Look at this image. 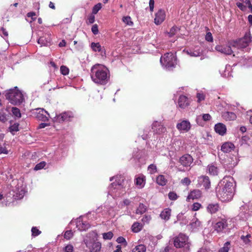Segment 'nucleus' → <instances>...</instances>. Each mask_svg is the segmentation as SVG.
I'll return each mask as SVG.
<instances>
[{
    "label": "nucleus",
    "instance_id": "23",
    "mask_svg": "<svg viewBox=\"0 0 252 252\" xmlns=\"http://www.w3.org/2000/svg\"><path fill=\"white\" fill-rule=\"evenodd\" d=\"M234 148V145L231 142H226L222 144L221 147V151L224 153H229Z\"/></svg>",
    "mask_w": 252,
    "mask_h": 252
},
{
    "label": "nucleus",
    "instance_id": "1",
    "mask_svg": "<svg viewBox=\"0 0 252 252\" xmlns=\"http://www.w3.org/2000/svg\"><path fill=\"white\" fill-rule=\"evenodd\" d=\"M235 188L233 179L228 177L224 178L221 185L218 188L217 195L218 198L222 202L230 201L234 194Z\"/></svg>",
    "mask_w": 252,
    "mask_h": 252
},
{
    "label": "nucleus",
    "instance_id": "43",
    "mask_svg": "<svg viewBox=\"0 0 252 252\" xmlns=\"http://www.w3.org/2000/svg\"><path fill=\"white\" fill-rule=\"evenodd\" d=\"M230 68H231V67H230V65H226L225 66V70L224 71L223 73H221V75H222L223 76H224L225 77H228L230 76L231 74H230L229 71H228V70L230 69Z\"/></svg>",
    "mask_w": 252,
    "mask_h": 252
},
{
    "label": "nucleus",
    "instance_id": "24",
    "mask_svg": "<svg viewBox=\"0 0 252 252\" xmlns=\"http://www.w3.org/2000/svg\"><path fill=\"white\" fill-rule=\"evenodd\" d=\"M91 48L92 50L94 52H101V55L102 56L105 55V50H102L101 46L99 43L92 42L91 43Z\"/></svg>",
    "mask_w": 252,
    "mask_h": 252
},
{
    "label": "nucleus",
    "instance_id": "18",
    "mask_svg": "<svg viewBox=\"0 0 252 252\" xmlns=\"http://www.w3.org/2000/svg\"><path fill=\"white\" fill-rule=\"evenodd\" d=\"M221 116L226 121H233L236 119V114L232 112L225 111L222 113Z\"/></svg>",
    "mask_w": 252,
    "mask_h": 252
},
{
    "label": "nucleus",
    "instance_id": "21",
    "mask_svg": "<svg viewBox=\"0 0 252 252\" xmlns=\"http://www.w3.org/2000/svg\"><path fill=\"white\" fill-rule=\"evenodd\" d=\"M189 104L188 98L185 95H181L179 97L178 100L179 106L183 109L185 108Z\"/></svg>",
    "mask_w": 252,
    "mask_h": 252
},
{
    "label": "nucleus",
    "instance_id": "8",
    "mask_svg": "<svg viewBox=\"0 0 252 252\" xmlns=\"http://www.w3.org/2000/svg\"><path fill=\"white\" fill-rule=\"evenodd\" d=\"M32 114L38 120L43 122H47L49 120L50 115L47 111L43 108H38L35 110Z\"/></svg>",
    "mask_w": 252,
    "mask_h": 252
},
{
    "label": "nucleus",
    "instance_id": "51",
    "mask_svg": "<svg viewBox=\"0 0 252 252\" xmlns=\"http://www.w3.org/2000/svg\"><path fill=\"white\" fill-rule=\"evenodd\" d=\"M60 71L62 74L65 75L68 74L69 69L65 66L62 65L61 66Z\"/></svg>",
    "mask_w": 252,
    "mask_h": 252
},
{
    "label": "nucleus",
    "instance_id": "20",
    "mask_svg": "<svg viewBox=\"0 0 252 252\" xmlns=\"http://www.w3.org/2000/svg\"><path fill=\"white\" fill-rule=\"evenodd\" d=\"M211 118V116L209 114H204L203 115H199L196 117V123L200 126H203V124L202 122V120L204 121L207 122L209 121Z\"/></svg>",
    "mask_w": 252,
    "mask_h": 252
},
{
    "label": "nucleus",
    "instance_id": "44",
    "mask_svg": "<svg viewBox=\"0 0 252 252\" xmlns=\"http://www.w3.org/2000/svg\"><path fill=\"white\" fill-rule=\"evenodd\" d=\"M101 8V3H98L95 4L93 8L92 13L94 14H96L98 11Z\"/></svg>",
    "mask_w": 252,
    "mask_h": 252
},
{
    "label": "nucleus",
    "instance_id": "46",
    "mask_svg": "<svg viewBox=\"0 0 252 252\" xmlns=\"http://www.w3.org/2000/svg\"><path fill=\"white\" fill-rule=\"evenodd\" d=\"M73 235V233L71 230H67L64 234V238L67 240L71 239Z\"/></svg>",
    "mask_w": 252,
    "mask_h": 252
},
{
    "label": "nucleus",
    "instance_id": "5",
    "mask_svg": "<svg viewBox=\"0 0 252 252\" xmlns=\"http://www.w3.org/2000/svg\"><path fill=\"white\" fill-rule=\"evenodd\" d=\"M160 62L163 66L170 70L176 64V59L173 53H167L160 58Z\"/></svg>",
    "mask_w": 252,
    "mask_h": 252
},
{
    "label": "nucleus",
    "instance_id": "42",
    "mask_svg": "<svg viewBox=\"0 0 252 252\" xmlns=\"http://www.w3.org/2000/svg\"><path fill=\"white\" fill-rule=\"evenodd\" d=\"M8 151L5 146V143L0 142V154H7Z\"/></svg>",
    "mask_w": 252,
    "mask_h": 252
},
{
    "label": "nucleus",
    "instance_id": "64",
    "mask_svg": "<svg viewBox=\"0 0 252 252\" xmlns=\"http://www.w3.org/2000/svg\"><path fill=\"white\" fill-rule=\"evenodd\" d=\"M117 242L118 243H125L126 244V241L124 238L123 237H119L117 239Z\"/></svg>",
    "mask_w": 252,
    "mask_h": 252
},
{
    "label": "nucleus",
    "instance_id": "25",
    "mask_svg": "<svg viewBox=\"0 0 252 252\" xmlns=\"http://www.w3.org/2000/svg\"><path fill=\"white\" fill-rule=\"evenodd\" d=\"M51 41V39L49 35L46 36L40 37L38 39V43L41 46H48Z\"/></svg>",
    "mask_w": 252,
    "mask_h": 252
},
{
    "label": "nucleus",
    "instance_id": "39",
    "mask_svg": "<svg viewBox=\"0 0 252 252\" xmlns=\"http://www.w3.org/2000/svg\"><path fill=\"white\" fill-rule=\"evenodd\" d=\"M11 111H12L13 115L15 117H16L18 118H20L21 117V114L19 108H18L17 107H13L12 108Z\"/></svg>",
    "mask_w": 252,
    "mask_h": 252
},
{
    "label": "nucleus",
    "instance_id": "48",
    "mask_svg": "<svg viewBox=\"0 0 252 252\" xmlns=\"http://www.w3.org/2000/svg\"><path fill=\"white\" fill-rule=\"evenodd\" d=\"M123 21L127 25L131 26L133 22L131 20V18L129 16H126L123 17Z\"/></svg>",
    "mask_w": 252,
    "mask_h": 252
},
{
    "label": "nucleus",
    "instance_id": "6",
    "mask_svg": "<svg viewBox=\"0 0 252 252\" xmlns=\"http://www.w3.org/2000/svg\"><path fill=\"white\" fill-rule=\"evenodd\" d=\"M188 237L186 235L180 233L178 236L174 239V245L177 248H185L189 249V243L188 242Z\"/></svg>",
    "mask_w": 252,
    "mask_h": 252
},
{
    "label": "nucleus",
    "instance_id": "33",
    "mask_svg": "<svg viewBox=\"0 0 252 252\" xmlns=\"http://www.w3.org/2000/svg\"><path fill=\"white\" fill-rule=\"evenodd\" d=\"M180 29L178 27L176 26L172 27L169 32H167V34L168 37H171L175 35L179 31Z\"/></svg>",
    "mask_w": 252,
    "mask_h": 252
},
{
    "label": "nucleus",
    "instance_id": "49",
    "mask_svg": "<svg viewBox=\"0 0 252 252\" xmlns=\"http://www.w3.org/2000/svg\"><path fill=\"white\" fill-rule=\"evenodd\" d=\"M113 236V234L111 231L103 234V238L105 240H110Z\"/></svg>",
    "mask_w": 252,
    "mask_h": 252
},
{
    "label": "nucleus",
    "instance_id": "34",
    "mask_svg": "<svg viewBox=\"0 0 252 252\" xmlns=\"http://www.w3.org/2000/svg\"><path fill=\"white\" fill-rule=\"evenodd\" d=\"M157 183L160 186H164L166 184V180L163 175H159L157 178Z\"/></svg>",
    "mask_w": 252,
    "mask_h": 252
},
{
    "label": "nucleus",
    "instance_id": "60",
    "mask_svg": "<svg viewBox=\"0 0 252 252\" xmlns=\"http://www.w3.org/2000/svg\"><path fill=\"white\" fill-rule=\"evenodd\" d=\"M1 32V33L0 32V35L1 36V37H2L3 38H4V36L5 37L8 36V32L3 28H2L1 29L0 32Z\"/></svg>",
    "mask_w": 252,
    "mask_h": 252
},
{
    "label": "nucleus",
    "instance_id": "56",
    "mask_svg": "<svg viewBox=\"0 0 252 252\" xmlns=\"http://www.w3.org/2000/svg\"><path fill=\"white\" fill-rule=\"evenodd\" d=\"M205 39L209 42H212L213 41V37L212 33L210 32H208L205 36Z\"/></svg>",
    "mask_w": 252,
    "mask_h": 252
},
{
    "label": "nucleus",
    "instance_id": "14",
    "mask_svg": "<svg viewBox=\"0 0 252 252\" xmlns=\"http://www.w3.org/2000/svg\"><path fill=\"white\" fill-rule=\"evenodd\" d=\"M165 18V13L164 10L160 9L156 14V17L154 19L156 25H159L164 20Z\"/></svg>",
    "mask_w": 252,
    "mask_h": 252
},
{
    "label": "nucleus",
    "instance_id": "29",
    "mask_svg": "<svg viewBox=\"0 0 252 252\" xmlns=\"http://www.w3.org/2000/svg\"><path fill=\"white\" fill-rule=\"evenodd\" d=\"M120 179H116V183L114 182L111 184V187L114 189H120L122 187V183L124 181V179L121 176L119 177Z\"/></svg>",
    "mask_w": 252,
    "mask_h": 252
},
{
    "label": "nucleus",
    "instance_id": "26",
    "mask_svg": "<svg viewBox=\"0 0 252 252\" xmlns=\"http://www.w3.org/2000/svg\"><path fill=\"white\" fill-rule=\"evenodd\" d=\"M184 51L190 57H199L201 54V52L199 48H197L196 49H190L186 51L184 50Z\"/></svg>",
    "mask_w": 252,
    "mask_h": 252
},
{
    "label": "nucleus",
    "instance_id": "62",
    "mask_svg": "<svg viewBox=\"0 0 252 252\" xmlns=\"http://www.w3.org/2000/svg\"><path fill=\"white\" fill-rule=\"evenodd\" d=\"M182 183L184 184H185L186 185H189L190 184V180L189 178L188 177L184 178L182 180Z\"/></svg>",
    "mask_w": 252,
    "mask_h": 252
},
{
    "label": "nucleus",
    "instance_id": "37",
    "mask_svg": "<svg viewBox=\"0 0 252 252\" xmlns=\"http://www.w3.org/2000/svg\"><path fill=\"white\" fill-rule=\"evenodd\" d=\"M146 247L143 245H139L136 246L132 250V252H145Z\"/></svg>",
    "mask_w": 252,
    "mask_h": 252
},
{
    "label": "nucleus",
    "instance_id": "15",
    "mask_svg": "<svg viewBox=\"0 0 252 252\" xmlns=\"http://www.w3.org/2000/svg\"><path fill=\"white\" fill-rule=\"evenodd\" d=\"M215 49L217 51L226 55H230L232 53L230 46L217 45Z\"/></svg>",
    "mask_w": 252,
    "mask_h": 252
},
{
    "label": "nucleus",
    "instance_id": "58",
    "mask_svg": "<svg viewBox=\"0 0 252 252\" xmlns=\"http://www.w3.org/2000/svg\"><path fill=\"white\" fill-rule=\"evenodd\" d=\"M92 32L96 35L98 33V26L96 24L94 25L92 27Z\"/></svg>",
    "mask_w": 252,
    "mask_h": 252
},
{
    "label": "nucleus",
    "instance_id": "52",
    "mask_svg": "<svg viewBox=\"0 0 252 252\" xmlns=\"http://www.w3.org/2000/svg\"><path fill=\"white\" fill-rule=\"evenodd\" d=\"M151 219V217L150 215H145L142 219V221L144 224L145 223H148Z\"/></svg>",
    "mask_w": 252,
    "mask_h": 252
},
{
    "label": "nucleus",
    "instance_id": "13",
    "mask_svg": "<svg viewBox=\"0 0 252 252\" xmlns=\"http://www.w3.org/2000/svg\"><path fill=\"white\" fill-rule=\"evenodd\" d=\"M198 184L201 186H202L206 189H208L210 187V181L208 176H202L198 178Z\"/></svg>",
    "mask_w": 252,
    "mask_h": 252
},
{
    "label": "nucleus",
    "instance_id": "55",
    "mask_svg": "<svg viewBox=\"0 0 252 252\" xmlns=\"http://www.w3.org/2000/svg\"><path fill=\"white\" fill-rule=\"evenodd\" d=\"M6 115L2 111L0 112V121L4 123L7 121Z\"/></svg>",
    "mask_w": 252,
    "mask_h": 252
},
{
    "label": "nucleus",
    "instance_id": "41",
    "mask_svg": "<svg viewBox=\"0 0 252 252\" xmlns=\"http://www.w3.org/2000/svg\"><path fill=\"white\" fill-rule=\"evenodd\" d=\"M251 238V235L250 234H248L246 236H241V239L243 240V242L246 244L249 245L250 243V239Z\"/></svg>",
    "mask_w": 252,
    "mask_h": 252
},
{
    "label": "nucleus",
    "instance_id": "38",
    "mask_svg": "<svg viewBox=\"0 0 252 252\" xmlns=\"http://www.w3.org/2000/svg\"><path fill=\"white\" fill-rule=\"evenodd\" d=\"M136 185L139 187V188L144 187L145 183L144 178L143 177H139L136 179Z\"/></svg>",
    "mask_w": 252,
    "mask_h": 252
},
{
    "label": "nucleus",
    "instance_id": "31",
    "mask_svg": "<svg viewBox=\"0 0 252 252\" xmlns=\"http://www.w3.org/2000/svg\"><path fill=\"white\" fill-rule=\"evenodd\" d=\"M147 207L142 203H140L136 210V214L142 215L145 213L147 211Z\"/></svg>",
    "mask_w": 252,
    "mask_h": 252
},
{
    "label": "nucleus",
    "instance_id": "28",
    "mask_svg": "<svg viewBox=\"0 0 252 252\" xmlns=\"http://www.w3.org/2000/svg\"><path fill=\"white\" fill-rule=\"evenodd\" d=\"M171 216V210L169 208H165L162 211L160 214V217L162 219L167 220L169 219Z\"/></svg>",
    "mask_w": 252,
    "mask_h": 252
},
{
    "label": "nucleus",
    "instance_id": "7",
    "mask_svg": "<svg viewBox=\"0 0 252 252\" xmlns=\"http://www.w3.org/2000/svg\"><path fill=\"white\" fill-rule=\"evenodd\" d=\"M251 42H252V40L251 34L246 33L243 38L237 41L233 42L231 45L238 48H244L249 46Z\"/></svg>",
    "mask_w": 252,
    "mask_h": 252
},
{
    "label": "nucleus",
    "instance_id": "59",
    "mask_svg": "<svg viewBox=\"0 0 252 252\" xmlns=\"http://www.w3.org/2000/svg\"><path fill=\"white\" fill-rule=\"evenodd\" d=\"M201 205L199 203H194L192 205V209L193 211H196L198 210L201 207Z\"/></svg>",
    "mask_w": 252,
    "mask_h": 252
},
{
    "label": "nucleus",
    "instance_id": "11",
    "mask_svg": "<svg viewBox=\"0 0 252 252\" xmlns=\"http://www.w3.org/2000/svg\"><path fill=\"white\" fill-rule=\"evenodd\" d=\"M193 162V158L189 154L182 156L179 159V162L184 167H189Z\"/></svg>",
    "mask_w": 252,
    "mask_h": 252
},
{
    "label": "nucleus",
    "instance_id": "45",
    "mask_svg": "<svg viewBox=\"0 0 252 252\" xmlns=\"http://www.w3.org/2000/svg\"><path fill=\"white\" fill-rule=\"evenodd\" d=\"M148 170L150 174H154L157 172V167L155 165L151 164L148 166Z\"/></svg>",
    "mask_w": 252,
    "mask_h": 252
},
{
    "label": "nucleus",
    "instance_id": "63",
    "mask_svg": "<svg viewBox=\"0 0 252 252\" xmlns=\"http://www.w3.org/2000/svg\"><path fill=\"white\" fill-rule=\"evenodd\" d=\"M155 1L154 0H149V7L151 12L153 11L154 8Z\"/></svg>",
    "mask_w": 252,
    "mask_h": 252
},
{
    "label": "nucleus",
    "instance_id": "19",
    "mask_svg": "<svg viewBox=\"0 0 252 252\" xmlns=\"http://www.w3.org/2000/svg\"><path fill=\"white\" fill-rule=\"evenodd\" d=\"M216 132L221 135H223L226 131V128L224 125L221 123H218L215 126Z\"/></svg>",
    "mask_w": 252,
    "mask_h": 252
},
{
    "label": "nucleus",
    "instance_id": "61",
    "mask_svg": "<svg viewBox=\"0 0 252 252\" xmlns=\"http://www.w3.org/2000/svg\"><path fill=\"white\" fill-rule=\"evenodd\" d=\"M196 96L198 102H200L205 99V95L203 94L197 93Z\"/></svg>",
    "mask_w": 252,
    "mask_h": 252
},
{
    "label": "nucleus",
    "instance_id": "9",
    "mask_svg": "<svg viewBox=\"0 0 252 252\" xmlns=\"http://www.w3.org/2000/svg\"><path fill=\"white\" fill-rule=\"evenodd\" d=\"M228 227L227 220L221 219L219 220L214 225L215 230L218 233L223 232Z\"/></svg>",
    "mask_w": 252,
    "mask_h": 252
},
{
    "label": "nucleus",
    "instance_id": "22",
    "mask_svg": "<svg viewBox=\"0 0 252 252\" xmlns=\"http://www.w3.org/2000/svg\"><path fill=\"white\" fill-rule=\"evenodd\" d=\"M76 227L79 230L84 231L90 228V225L86 221L79 220L77 222Z\"/></svg>",
    "mask_w": 252,
    "mask_h": 252
},
{
    "label": "nucleus",
    "instance_id": "27",
    "mask_svg": "<svg viewBox=\"0 0 252 252\" xmlns=\"http://www.w3.org/2000/svg\"><path fill=\"white\" fill-rule=\"evenodd\" d=\"M220 206L218 203L209 204L207 208L208 212L211 214H215L219 211Z\"/></svg>",
    "mask_w": 252,
    "mask_h": 252
},
{
    "label": "nucleus",
    "instance_id": "53",
    "mask_svg": "<svg viewBox=\"0 0 252 252\" xmlns=\"http://www.w3.org/2000/svg\"><path fill=\"white\" fill-rule=\"evenodd\" d=\"M168 197L170 200H175L178 198V195L174 192H170L168 193Z\"/></svg>",
    "mask_w": 252,
    "mask_h": 252
},
{
    "label": "nucleus",
    "instance_id": "32",
    "mask_svg": "<svg viewBox=\"0 0 252 252\" xmlns=\"http://www.w3.org/2000/svg\"><path fill=\"white\" fill-rule=\"evenodd\" d=\"M208 170L209 174L212 175H216L218 173L217 167L213 164L209 165L208 166Z\"/></svg>",
    "mask_w": 252,
    "mask_h": 252
},
{
    "label": "nucleus",
    "instance_id": "36",
    "mask_svg": "<svg viewBox=\"0 0 252 252\" xmlns=\"http://www.w3.org/2000/svg\"><path fill=\"white\" fill-rule=\"evenodd\" d=\"M201 224L200 222L198 220L197 218H193L190 224L191 228L193 229L197 228L200 226Z\"/></svg>",
    "mask_w": 252,
    "mask_h": 252
},
{
    "label": "nucleus",
    "instance_id": "40",
    "mask_svg": "<svg viewBox=\"0 0 252 252\" xmlns=\"http://www.w3.org/2000/svg\"><path fill=\"white\" fill-rule=\"evenodd\" d=\"M18 127L19 124L18 123H15L9 127V130L12 134H14L15 132H17L19 130Z\"/></svg>",
    "mask_w": 252,
    "mask_h": 252
},
{
    "label": "nucleus",
    "instance_id": "50",
    "mask_svg": "<svg viewBox=\"0 0 252 252\" xmlns=\"http://www.w3.org/2000/svg\"><path fill=\"white\" fill-rule=\"evenodd\" d=\"M74 248L73 246L71 244H68L66 245L63 248V252H73Z\"/></svg>",
    "mask_w": 252,
    "mask_h": 252
},
{
    "label": "nucleus",
    "instance_id": "12",
    "mask_svg": "<svg viewBox=\"0 0 252 252\" xmlns=\"http://www.w3.org/2000/svg\"><path fill=\"white\" fill-rule=\"evenodd\" d=\"M73 117L72 114L70 112H65L56 116V121L59 123H62L64 121H67L70 118Z\"/></svg>",
    "mask_w": 252,
    "mask_h": 252
},
{
    "label": "nucleus",
    "instance_id": "3",
    "mask_svg": "<svg viewBox=\"0 0 252 252\" xmlns=\"http://www.w3.org/2000/svg\"><path fill=\"white\" fill-rule=\"evenodd\" d=\"M96 234L94 232H91L87 234L84 242L87 247L91 249V252H100L101 248V243L95 242Z\"/></svg>",
    "mask_w": 252,
    "mask_h": 252
},
{
    "label": "nucleus",
    "instance_id": "54",
    "mask_svg": "<svg viewBox=\"0 0 252 252\" xmlns=\"http://www.w3.org/2000/svg\"><path fill=\"white\" fill-rule=\"evenodd\" d=\"M32 236H37L40 234L41 231H40L36 227H33L32 228Z\"/></svg>",
    "mask_w": 252,
    "mask_h": 252
},
{
    "label": "nucleus",
    "instance_id": "2",
    "mask_svg": "<svg viewBox=\"0 0 252 252\" xmlns=\"http://www.w3.org/2000/svg\"><path fill=\"white\" fill-rule=\"evenodd\" d=\"M109 70L101 64L94 65L91 69L90 75L92 81L98 85L106 84L109 78Z\"/></svg>",
    "mask_w": 252,
    "mask_h": 252
},
{
    "label": "nucleus",
    "instance_id": "10",
    "mask_svg": "<svg viewBox=\"0 0 252 252\" xmlns=\"http://www.w3.org/2000/svg\"><path fill=\"white\" fill-rule=\"evenodd\" d=\"M176 127L180 131L188 132L190 129L191 125L188 120H182L177 124Z\"/></svg>",
    "mask_w": 252,
    "mask_h": 252
},
{
    "label": "nucleus",
    "instance_id": "47",
    "mask_svg": "<svg viewBox=\"0 0 252 252\" xmlns=\"http://www.w3.org/2000/svg\"><path fill=\"white\" fill-rule=\"evenodd\" d=\"M46 165L45 161H42L37 164L34 168V170H40L44 167Z\"/></svg>",
    "mask_w": 252,
    "mask_h": 252
},
{
    "label": "nucleus",
    "instance_id": "30",
    "mask_svg": "<svg viewBox=\"0 0 252 252\" xmlns=\"http://www.w3.org/2000/svg\"><path fill=\"white\" fill-rule=\"evenodd\" d=\"M142 227L143 224L138 222L133 223L131 226L132 231L136 233L139 232Z\"/></svg>",
    "mask_w": 252,
    "mask_h": 252
},
{
    "label": "nucleus",
    "instance_id": "35",
    "mask_svg": "<svg viewBox=\"0 0 252 252\" xmlns=\"http://www.w3.org/2000/svg\"><path fill=\"white\" fill-rule=\"evenodd\" d=\"M230 249V242H226L224 244L223 246L219 250V252H228Z\"/></svg>",
    "mask_w": 252,
    "mask_h": 252
},
{
    "label": "nucleus",
    "instance_id": "4",
    "mask_svg": "<svg viewBox=\"0 0 252 252\" xmlns=\"http://www.w3.org/2000/svg\"><path fill=\"white\" fill-rule=\"evenodd\" d=\"M17 89H10L5 94L6 99L14 105L20 104L24 100L22 93Z\"/></svg>",
    "mask_w": 252,
    "mask_h": 252
},
{
    "label": "nucleus",
    "instance_id": "17",
    "mask_svg": "<svg viewBox=\"0 0 252 252\" xmlns=\"http://www.w3.org/2000/svg\"><path fill=\"white\" fill-rule=\"evenodd\" d=\"M152 129L154 131L158 134L164 133L166 131V128L158 122H155L153 124Z\"/></svg>",
    "mask_w": 252,
    "mask_h": 252
},
{
    "label": "nucleus",
    "instance_id": "57",
    "mask_svg": "<svg viewBox=\"0 0 252 252\" xmlns=\"http://www.w3.org/2000/svg\"><path fill=\"white\" fill-rule=\"evenodd\" d=\"M94 15L92 13L88 16V22L90 24H93L94 22Z\"/></svg>",
    "mask_w": 252,
    "mask_h": 252
},
{
    "label": "nucleus",
    "instance_id": "16",
    "mask_svg": "<svg viewBox=\"0 0 252 252\" xmlns=\"http://www.w3.org/2000/svg\"><path fill=\"white\" fill-rule=\"evenodd\" d=\"M201 191L199 189H194L191 191L187 198L188 201H189L190 199H197L201 196Z\"/></svg>",
    "mask_w": 252,
    "mask_h": 252
}]
</instances>
